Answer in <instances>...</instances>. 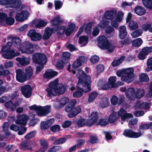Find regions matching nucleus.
<instances>
[{"label": "nucleus", "mask_w": 152, "mask_h": 152, "mask_svg": "<svg viewBox=\"0 0 152 152\" xmlns=\"http://www.w3.org/2000/svg\"><path fill=\"white\" fill-rule=\"evenodd\" d=\"M77 142V144L76 145L77 148H79L85 143V140L83 139H78Z\"/></svg>", "instance_id": "obj_63"}, {"label": "nucleus", "mask_w": 152, "mask_h": 152, "mask_svg": "<svg viewBox=\"0 0 152 152\" xmlns=\"http://www.w3.org/2000/svg\"><path fill=\"white\" fill-rule=\"evenodd\" d=\"M28 35L33 41L40 40L42 38V35L37 32L35 29L30 30L28 33Z\"/></svg>", "instance_id": "obj_10"}, {"label": "nucleus", "mask_w": 152, "mask_h": 152, "mask_svg": "<svg viewBox=\"0 0 152 152\" xmlns=\"http://www.w3.org/2000/svg\"><path fill=\"white\" fill-rule=\"evenodd\" d=\"M99 60V56L96 55L92 56L90 58V61L92 64H94L98 62Z\"/></svg>", "instance_id": "obj_54"}, {"label": "nucleus", "mask_w": 152, "mask_h": 152, "mask_svg": "<svg viewBox=\"0 0 152 152\" xmlns=\"http://www.w3.org/2000/svg\"><path fill=\"white\" fill-rule=\"evenodd\" d=\"M82 63L77 58L72 64V67L75 69H77L79 66H81Z\"/></svg>", "instance_id": "obj_59"}, {"label": "nucleus", "mask_w": 152, "mask_h": 152, "mask_svg": "<svg viewBox=\"0 0 152 152\" xmlns=\"http://www.w3.org/2000/svg\"><path fill=\"white\" fill-rule=\"evenodd\" d=\"M29 13L27 11L23 10L20 13L17 14L15 16L16 21L18 22H23L26 20L29 15Z\"/></svg>", "instance_id": "obj_12"}, {"label": "nucleus", "mask_w": 152, "mask_h": 152, "mask_svg": "<svg viewBox=\"0 0 152 152\" xmlns=\"http://www.w3.org/2000/svg\"><path fill=\"white\" fill-rule=\"evenodd\" d=\"M50 106H46L44 107L39 106L37 113L39 116H45L50 112Z\"/></svg>", "instance_id": "obj_9"}, {"label": "nucleus", "mask_w": 152, "mask_h": 152, "mask_svg": "<svg viewBox=\"0 0 152 152\" xmlns=\"http://www.w3.org/2000/svg\"><path fill=\"white\" fill-rule=\"evenodd\" d=\"M98 94L96 91H92L89 95L88 101L90 102H93L96 99Z\"/></svg>", "instance_id": "obj_29"}, {"label": "nucleus", "mask_w": 152, "mask_h": 152, "mask_svg": "<svg viewBox=\"0 0 152 152\" xmlns=\"http://www.w3.org/2000/svg\"><path fill=\"white\" fill-rule=\"evenodd\" d=\"M54 30V29H53V28H47L46 30L45 31L44 34L43 36V39L45 41L48 39L51 36L52 33Z\"/></svg>", "instance_id": "obj_22"}, {"label": "nucleus", "mask_w": 152, "mask_h": 152, "mask_svg": "<svg viewBox=\"0 0 152 152\" xmlns=\"http://www.w3.org/2000/svg\"><path fill=\"white\" fill-rule=\"evenodd\" d=\"M116 78L115 76H111L108 79L107 82L111 86V88H116L118 87V85L115 83Z\"/></svg>", "instance_id": "obj_26"}, {"label": "nucleus", "mask_w": 152, "mask_h": 152, "mask_svg": "<svg viewBox=\"0 0 152 152\" xmlns=\"http://www.w3.org/2000/svg\"><path fill=\"white\" fill-rule=\"evenodd\" d=\"M142 2L146 8L152 10V0H142Z\"/></svg>", "instance_id": "obj_36"}, {"label": "nucleus", "mask_w": 152, "mask_h": 152, "mask_svg": "<svg viewBox=\"0 0 152 152\" xmlns=\"http://www.w3.org/2000/svg\"><path fill=\"white\" fill-rule=\"evenodd\" d=\"M98 141V139L97 137L93 135H91L90 136L89 142L92 144L97 143Z\"/></svg>", "instance_id": "obj_46"}, {"label": "nucleus", "mask_w": 152, "mask_h": 152, "mask_svg": "<svg viewBox=\"0 0 152 152\" xmlns=\"http://www.w3.org/2000/svg\"><path fill=\"white\" fill-rule=\"evenodd\" d=\"M108 124L109 122L107 119L101 118L99 119L96 125H100L101 126H106Z\"/></svg>", "instance_id": "obj_32"}, {"label": "nucleus", "mask_w": 152, "mask_h": 152, "mask_svg": "<svg viewBox=\"0 0 152 152\" xmlns=\"http://www.w3.org/2000/svg\"><path fill=\"white\" fill-rule=\"evenodd\" d=\"M61 147L59 145L54 146L48 150V152H56L61 149Z\"/></svg>", "instance_id": "obj_52"}, {"label": "nucleus", "mask_w": 152, "mask_h": 152, "mask_svg": "<svg viewBox=\"0 0 152 152\" xmlns=\"http://www.w3.org/2000/svg\"><path fill=\"white\" fill-rule=\"evenodd\" d=\"M12 41L13 44L15 47L17 48H20L21 44V40L19 37H14L12 38Z\"/></svg>", "instance_id": "obj_28"}, {"label": "nucleus", "mask_w": 152, "mask_h": 152, "mask_svg": "<svg viewBox=\"0 0 152 152\" xmlns=\"http://www.w3.org/2000/svg\"><path fill=\"white\" fill-rule=\"evenodd\" d=\"M27 123V119L24 118L20 119L18 118L16 121V123L17 124L25 125Z\"/></svg>", "instance_id": "obj_45"}, {"label": "nucleus", "mask_w": 152, "mask_h": 152, "mask_svg": "<svg viewBox=\"0 0 152 152\" xmlns=\"http://www.w3.org/2000/svg\"><path fill=\"white\" fill-rule=\"evenodd\" d=\"M54 3L55 8L56 10L60 9L63 4L62 2L59 0H55Z\"/></svg>", "instance_id": "obj_57"}, {"label": "nucleus", "mask_w": 152, "mask_h": 152, "mask_svg": "<svg viewBox=\"0 0 152 152\" xmlns=\"http://www.w3.org/2000/svg\"><path fill=\"white\" fill-rule=\"evenodd\" d=\"M65 89L62 84L58 83V80L56 79L50 83L49 87L46 89L48 97L55 96L57 93L58 96L63 94L65 92Z\"/></svg>", "instance_id": "obj_2"}, {"label": "nucleus", "mask_w": 152, "mask_h": 152, "mask_svg": "<svg viewBox=\"0 0 152 152\" xmlns=\"http://www.w3.org/2000/svg\"><path fill=\"white\" fill-rule=\"evenodd\" d=\"M123 70L124 75L129 77V78H132L133 77V73L134 71L133 68H130Z\"/></svg>", "instance_id": "obj_33"}, {"label": "nucleus", "mask_w": 152, "mask_h": 152, "mask_svg": "<svg viewBox=\"0 0 152 152\" xmlns=\"http://www.w3.org/2000/svg\"><path fill=\"white\" fill-rule=\"evenodd\" d=\"M139 80L141 82H147L149 80V78L146 73H142L140 75Z\"/></svg>", "instance_id": "obj_35"}, {"label": "nucleus", "mask_w": 152, "mask_h": 152, "mask_svg": "<svg viewBox=\"0 0 152 152\" xmlns=\"http://www.w3.org/2000/svg\"><path fill=\"white\" fill-rule=\"evenodd\" d=\"M22 94L26 98H28L32 95L31 88L28 85L22 86L20 88Z\"/></svg>", "instance_id": "obj_11"}, {"label": "nucleus", "mask_w": 152, "mask_h": 152, "mask_svg": "<svg viewBox=\"0 0 152 152\" xmlns=\"http://www.w3.org/2000/svg\"><path fill=\"white\" fill-rule=\"evenodd\" d=\"M123 134L126 137L137 138L140 137L142 134L140 132H135L131 129H128L124 131Z\"/></svg>", "instance_id": "obj_8"}, {"label": "nucleus", "mask_w": 152, "mask_h": 152, "mask_svg": "<svg viewBox=\"0 0 152 152\" xmlns=\"http://www.w3.org/2000/svg\"><path fill=\"white\" fill-rule=\"evenodd\" d=\"M86 119L81 118L79 119L77 122V125L79 127L86 126Z\"/></svg>", "instance_id": "obj_48"}, {"label": "nucleus", "mask_w": 152, "mask_h": 152, "mask_svg": "<svg viewBox=\"0 0 152 152\" xmlns=\"http://www.w3.org/2000/svg\"><path fill=\"white\" fill-rule=\"evenodd\" d=\"M66 30V27L65 26H62L60 27H59L56 31H57V33L58 35L61 36L63 34Z\"/></svg>", "instance_id": "obj_47"}, {"label": "nucleus", "mask_w": 152, "mask_h": 152, "mask_svg": "<svg viewBox=\"0 0 152 152\" xmlns=\"http://www.w3.org/2000/svg\"><path fill=\"white\" fill-rule=\"evenodd\" d=\"M47 24V23L44 20H40L38 23L36 25V27L37 28L44 27Z\"/></svg>", "instance_id": "obj_55"}, {"label": "nucleus", "mask_w": 152, "mask_h": 152, "mask_svg": "<svg viewBox=\"0 0 152 152\" xmlns=\"http://www.w3.org/2000/svg\"><path fill=\"white\" fill-rule=\"evenodd\" d=\"M128 33L126 26H120L119 30V37L121 39L126 38Z\"/></svg>", "instance_id": "obj_18"}, {"label": "nucleus", "mask_w": 152, "mask_h": 152, "mask_svg": "<svg viewBox=\"0 0 152 152\" xmlns=\"http://www.w3.org/2000/svg\"><path fill=\"white\" fill-rule=\"evenodd\" d=\"M109 43L108 39L105 36L99 37L98 41V45L99 47L102 50H105L108 46Z\"/></svg>", "instance_id": "obj_7"}, {"label": "nucleus", "mask_w": 152, "mask_h": 152, "mask_svg": "<svg viewBox=\"0 0 152 152\" xmlns=\"http://www.w3.org/2000/svg\"><path fill=\"white\" fill-rule=\"evenodd\" d=\"M88 38L85 36L80 37L79 38L78 42L80 44H82L84 42H86L85 45H86L88 42Z\"/></svg>", "instance_id": "obj_44"}, {"label": "nucleus", "mask_w": 152, "mask_h": 152, "mask_svg": "<svg viewBox=\"0 0 152 152\" xmlns=\"http://www.w3.org/2000/svg\"><path fill=\"white\" fill-rule=\"evenodd\" d=\"M15 72L16 79L18 82L22 83L28 80L25 72L23 70L18 69L16 70Z\"/></svg>", "instance_id": "obj_6"}, {"label": "nucleus", "mask_w": 152, "mask_h": 152, "mask_svg": "<svg viewBox=\"0 0 152 152\" xmlns=\"http://www.w3.org/2000/svg\"><path fill=\"white\" fill-rule=\"evenodd\" d=\"M128 26L130 29L133 30L137 29L138 27V23L133 20H131L129 22Z\"/></svg>", "instance_id": "obj_30"}, {"label": "nucleus", "mask_w": 152, "mask_h": 152, "mask_svg": "<svg viewBox=\"0 0 152 152\" xmlns=\"http://www.w3.org/2000/svg\"><path fill=\"white\" fill-rule=\"evenodd\" d=\"M60 126L58 124H55L50 126V130L53 132H56L60 130Z\"/></svg>", "instance_id": "obj_49"}, {"label": "nucleus", "mask_w": 152, "mask_h": 152, "mask_svg": "<svg viewBox=\"0 0 152 152\" xmlns=\"http://www.w3.org/2000/svg\"><path fill=\"white\" fill-rule=\"evenodd\" d=\"M76 75L78 78L77 85L78 91L73 93V96L74 98H79L83 95V92L87 93L91 91L92 80L90 76L86 75L81 70H78Z\"/></svg>", "instance_id": "obj_1"}, {"label": "nucleus", "mask_w": 152, "mask_h": 152, "mask_svg": "<svg viewBox=\"0 0 152 152\" xmlns=\"http://www.w3.org/2000/svg\"><path fill=\"white\" fill-rule=\"evenodd\" d=\"M134 11L136 14L140 16L143 15L146 12L145 9L140 6H136L134 8Z\"/></svg>", "instance_id": "obj_23"}, {"label": "nucleus", "mask_w": 152, "mask_h": 152, "mask_svg": "<svg viewBox=\"0 0 152 152\" xmlns=\"http://www.w3.org/2000/svg\"><path fill=\"white\" fill-rule=\"evenodd\" d=\"M7 51V52L2 55L3 58L7 59H11L16 56L15 54V50L10 49Z\"/></svg>", "instance_id": "obj_20"}, {"label": "nucleus", "mask_w": 152, "mask_h": 152, "mask_svg": "<svg viewBox=\"0 0 152 152\" xmlns=\"http://www.w3.org/2000/svg\"><path fill=\"white\" fill-rule=\"evenodd\" d=\"M71 56L70 53L68 52H64L63 54V60L67 61L66 62H68V61L69 59Z\"/></svg>", "instance_id": "obj_58"}, {"label": "nucleus", "mask_w": 152, "mask_h": 152, "mask_svg": "<svg viewBox=\"0 0 152 152\" xmlns=\"http://www.w3.org/2000/svg\"><path fill=\"white\" fill-rule=\"evenodd\" d=\"M93 24V22H89L87 24L85 28V31L86 33L88 34L91 33Z\"/></svg>", "instance_id": "obj_41"}, {"label": "nucleus", "mask_w": 152, "mask_h": 152, "mask_svg": "<svg viewBox=\"0 0 152 152\" xmlns=\"http://www.w3.org/2000/svg\"><path fill=\"white\" fill-rule=\"evenodd\" d=\"M33 62L36 64L43 65L47 61L46 56L44 53H35L32 55Z\"/></svg>", "instance_id": "obj_4"}, {"label": "nucleus", "mask_w": 152, "mask_h": 152, "mask_svg": "<svg viewBox=\"0 0 152 152\" xmlns=\"http://www.w3.org/2000/svg\"><path fill=\"white\" fill-rule=\"evenodd\" d=\"M139 129L141 130H144L149 129H152V122L150 123H143L139 125Z\"/></svg>", "instance_id": "obj_27"}, {"label": "nucleus", "mask_w": 152, "mask_h": 152, "mask_svg": "<svg viewBox=\"0 0 152 152\" xmlns=\"http://www.w3.org/2000/svg\"><path fill=\"white\" fill-rule=\"evenodd\" d=\"M148 55L144 48H142L141 50L138 54V58L141 60H144L146 58V56Z\"/></svg>", "instance_id": "obj_24"}, {"label": "nucleus", "mask_w": 152, "mask_h": 152, "mask_svg": "<svg viewBox=\"0 0 152 152\" xmlns=\"http://www.w3.org/2000/svg\"><path fill=\"white\" fill-rule=\"evenodd\" d=\"M116 15V12L115 10H107L104 14L105 19L108 20H113L115 17Z\"/></svg>", "instance_id": "obj_19"}, {"label": "nucleus", "mask_w": 152, "mask_h": 152, "mask_svg": "<svg viewBox=\"0 0 152 152\" xmlns=\"http://www.w3.org/2000/svg\"><path fill=\"white\" fill-rule=\"evenodd\" d=\"M96 122L94 121L91 119H86V126L88 127H90L93 126Z\"/></svg>", "instance_id": "obj_62"}, {"label": "nucleus", "mask_w": 152, "mask_h": 152, "mask_svg": "<svg viewBox=\"0 0 152 152\" xmlns=\"http://www.w3.org/2000/svg\"><path fill=\"white\" fill-rule=\"evenodd\" d=\"M67 140V138L63 137L59 138L57 140H55L53 142L54 145H58L63 144Z\"/></svg>", "instance_id": "obj_50"}, {"label": "nucleus", "mask_w": 152, "mask_h": 152, "mask_svg": "<svg viewBox=\"0 0 152 152\" xmlns=\"http://www.w3.org/2000/svg\"><path fill=\"white\" fill-rule=\"evenodd\" d=\"M61 101L62 102L60 103V105L59 106H57L56 107L57 109H59L61 108V105H63L64 106L69 102V99L67 97H64L62 98Z\"/></svg>", "instance_id": "obj_39"}, {"label": "nucleus", "mask_w": 152, "mask_h": 152, "mask_svg": "<svg viewBox=\"0 0 152 152\" xmlns=\"http://www.w3.org/2000/svg\"><path fill=\"white\" fill-rule=\"evenodd\" d=\"M147 67L146 68V71L149 72L152 71V58H149L147 62Z\"/></svg>", "instance_id": "obj_42"}, {"label": "nucleus", "mask_w": 152, "mask_h": 152, "mask_svg": "<svg viewBox=\"0 0 152 152\" xmlns=\"http://www.w3.org/2000/svg\"><path fill=\"white\" fill-rule=\"evenodd\" d=\"M132 45L136 47L140 46L142 43V40L140 38H138L133 41L132 42Z\"/></svg>", "instance_id": "obj_38"}, {"label": "nucleus", "mask_w": 152, "mask_h": 152, "mask_svg": "<svg viewBox=\"0 0 152 152\" xmlns=\"http://www.w3.org/2000/svg\"><path fill=\"white\" fill-rule=\"evenodd\" d=\"M140 109H147L150 108L149 104L146 102H143L140 104L139 106Z\"/></svg>", "instance_id": "obj_56"}, {"label": "nucleus", "mask_w": 152, "mask_h": 152, "mask_svg": "<svg viewBox=\"0 0 152 152\" xmlns=\"http://www.w3.org/2000/svg\"><path fill=\"white\" fill-rule=\"evenodd\" d=\"M7 5H10V7L16 9L19 8L21 5V1H17V0H8Z\"/></svg>", "instance_id": "obj_21"}, {"label": "nucleus", "mask_w": 152, "mask_h": 152, "mask_svg": "<svg viewBox=\"0 0 152 152\" xmlns=\"http://www.w3.org/2000/svg\"><path fill=\"white\" fill-rule=\"evenodd\" d=\"M133 117V115L132 114L127 113L121 117V120L125 122L126 119L132 118Z\"/></svg>", "instance_id": "obj_51"}, {"label": "nucleus", "mask_w": 152, "mask_h": 152, "mask_svg": "<svg viewBox=\"0 0 152 152\" xmlns=\"http://www.w3.org/2000/svg\"><path fill=\"white\" fill-rule=\"evenodd\" d=\"M136 91L134 88H129L127 89L125 94L126 97L129 99H134L136 96Z\"/></svg>", "instance_id": "obj_17"}, {"label": "nucleus", "mask_w": 152, "mask_h": 152, "mask_svg": "<svg viewBox=\"0 0 152 152\" xmlns=\"http://www.w3.org/2000/svg\"><path fill=\"white\" fill-rule=\"evenodd\" d=\"M36 134L35 131H32L25 136L24 138L27 140L31 139Z\"/></svg>", "instance_id": "obj_53"}, {"label": "nucleus", "mask_w": 152, "mask_h": 152, "mask_svg": "<svg viewBox=\"0 0 152 152\" xmlns=\"http://www.w3.org/2000/svg\"><path fill=\"white\" fill-rule=\"evenodd\" d=\"M25 75L28 80L31 77L33 73V71L32 67L31 66L26 67L25 68Z\"/></svg>", "instance_id": "obj_25"}, {"label": "nucleus", "mask_w": 152, "mask_h": 152, "mask_svg": "<svg viewBox=\"0 0 152 152\" xmlns=\"http://www.w3.org/2000/svg\"><path fill=\"white\" fill-rule=\"evenodd\" d=\"M123 39V40L120 41L119 42V43L121 45V47H123L124 45L126 46L129 45L132 42L131 39L129 38H126Z\"/></svg>", "instance_id": "obj_31"}, {"label": "nucleus", "mask_w": 152, "mask_h": 152, "mask_svg": "<svg viewBox=\"0 0 152 152\" xmlns=\"http://www.w3.org/2000/svg\"><path fill=\"white\" fill-rule=\"evenodd\" d=\"M135 98L140 99L145 94V91L143 89H137V91H136Z\"/></svg>", "instance_id": "obj_37"}, {"label": "nucleus", "mask_w": 152, "mask_h": 152, "mask_svg": "<svg viewBox=\"0 0 152 152\" xmlns=\"http://www.w3.org/2000/svg\"><path fill=\"white\" fill-rule=\"evenodd\" d=\"M53 26V29L57 31L59 27L60 24L63 22L62 19H60L59 16H56L53 18L50 21Z\"/></svg>", "instance_id": "obj_13"}, {"label": "nucleus", "mask_w": 152, "mask_h": 152, "mask_svg": "<svg viewBox=\"0 0 152 152\" xmlns=\"http://www.w3.org/2000/svg\"><path fill=\"white\" fill-rule=\"evenodd\" d=\"M137 120L136 119H132L129 121L128 124L129 126L132 128V127L137 124Z\"/></svg>", "instance_id": "obj_60"}, {"label": "nucleus", "mask_w": 152, "mask_h": 152, "mask_svg": "<svg viewBox=\"0 0 152 152\" xmlns=\"http://www.w3.org/2000/svg\"><path fill=\"white\" fill-rule=\"evenodd\" d=\"M54 119L53 118H50L46 121H42L40 124V129L41 130H46L50 127L53 124Z\"/></svg>", "instance_id": "obj_14"}, {"label": "nucleus", "mask_w": 152, "mask_h": 152, "mask_svg": "<svg viewBox=\"0 0 152 152\" xmlns=\"http://www.w3.org/2000/svg\"><path fill=\"white\" fill-rule=\"evenodd\" d=\"M58 74V72L52 69H47L43 75L44 78L50 80Z\"/></svg>", "instance_id": "obj_16"}, {"label": "nucleus", "mask_w": 152, "mask_h": 152, "mask_svg": "<svg viewBox=\"0 0 152 152\" xmlns=\"http://www.w3.org/2000/svg\"><path fill=\"white\" fill-rule=\"evenodd\" d=\"M16 60L18 62V63H17V66H22L29 64H30V58L26 57L23 58L18 57L16 58Z\"/></svg>", "instance_id": "obj_15"}, {"label": "nucleus", "mask_w": 152, "mask_h": 152, "mask_svg": "<svg viewBox=\"0 0 152 152\" xmlns=\"http://www.w3.org/2000/svg\"><path fill=\"white\" fill-rule=\"evenodd\" d=\"M118 119V118L116 113H112L110 115L108 120V121L110 123H113L115 122Z\"/></svg>", "instance_id": "obj_34"}, {"label": "nucleus", "mask_w": 152, "mask_h": 152, "mask_svg": "<svg viewBox=\"0 0 152 152\" xmlns=\"http://www.w3.org/2000/svg\"><path fill=\"white\" fill-rule=\"evenodd\" d=\"M142 33V31L141 29H137L132 33L131 36L133 38H136L141 36Z\"/></svg>", "instance_id": "obj_40"}, {"label": "nucleus", "mask_w": 152, "mask_h": 152, "mask_svg": "<svg viewBox=\"0 0 152 152\" xmlns=\"http://www.w3.org/2000/svg\"><path fill=\"white\" fill-rule=\"evenodd\" d=\"M91 119L96 122L98 117V114L97 112H93L91 114Z\"/></svg>", "instance_id": "obj_61"}, {"label": "nucleus", "mask_w": 152, "mask_h": 152, "mask_svg": "<svg viewBox=\"0 0 152 152\" xmlns=\"http://www.w3.org/2000/svg\"><path fill=\"white\" fill-rule=\"evenodd\" d=\"M34 45L28 41H26L21 45L20 49L22 53L33 54L34 51Z\"/></svg>", "instance_id": "obj_5"}, {"label": "nucleus", "mask_w": 152, "mask_h": 152, "mask_svg": "<svg viewBox=\"0 0 152 152\" xmlns=\"http://www.w3.org/2000/svg\"><path fill=\"white\" fill-rule=\"evenodd\" d=\"M40 144L42 147V148L46 150L48 148V145L45 140H42L40 141Z\"/></svg>", "instance_id": "obj_64"}, {"label": "nucleus", "mask_w": 152, "mask_h": 152, "mask_svg": "<svg viewBox=\"0 0 152 152\" xmlns=\"http://www.w3.org/2000/svg\"><path fill=\"white\" fill-rule=\"evenodd\" d=\"M76 103V100L74 99L70 101L65 107V111L69 113L68 116L69 118L75 117L81 111V109L80 107L78 106L75 107Z\"/></svg>", "instance_id": "obj_3"}, {"label": "nucleus", "mask_w": 152, "mask_h": 152, "mask_svg": "<svg viewBox=\"0 0 152 152\" xmlns=\"http://www.w3.org/2000/svg\"><path fill=\"white\" fill-rule=\"evenodd\" d=\"M6 23L10 25H12L13 24L15 23V20L14 18L12 17H8L7 16V18H6L5 21Z\"/></svg>", "instance_id": "obj_43"}]
</instances>
